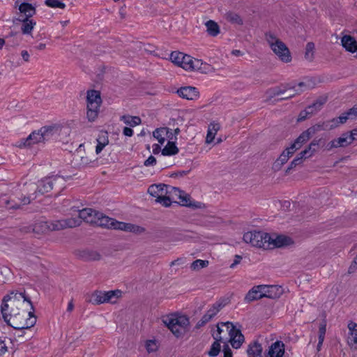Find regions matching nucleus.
I'll use <instances>...</instances> for the list:
<instances>
[{
    "label": "nucleus",
    "mask_w": 357,
    "mask_h": 357,
    "mask_svg": "<svg viewBox=\"0 0 357 357\" xmlns=\"http://www.w3.org/2000/svg\"><path fill=\"white\" fill-rule=\"evenodd\" d=\"M224 301H218L211 305V307L203 315L201 319L197 322L196 327L200 328L208 322L211 321L213 317L225 306Z\"/></svg>",
    "instance_id": "obj_13"
},
{
    "label": "nucleus",
    "mask_w": 357,
    "mask_h": 357,
    "mask_svg": "<svg viewBox=\"0 0 357 357\" xmlns=\"http://www.w3.org/2000/svg\"><path fill=\"white\" fill-rule=\"evenodd\" d=\"M123 133L126 136L131 137L133 135V130L130 128L125 127L123 128Z\"/></svg>",
    "instance_id": "obj_64"
},
{
    "label": "nucleus",
    "mask_w": 357,
    "mask_h": 357,
    "mask_svg": "<svg viewBox=\"0 0 357 357\" xmlns=\"http://www.w3.org/2000/svg\"><path fill=\"white\" fill-rule=\"evenodd\" d=\"M170 135H172V132H170L169 129L165 127L157 128L153 132V137L161 144L165 142L166 138H170Z\"/></svg>",
    "instance_id": "obj_27"
},
{
    "label": "nucleus",
    "mask_w": 357,
    "mask_h": 357,
    "mask_svg": "<svg viewBox=\"0 0 357 357\" xmlns=\"http://www.w3.org/2000/svg\"><path fill=\"white\" fill-rule=\"evenodd\" d=\"M312 155V154L308 151V149L306 148L305 150L301 151L296 158H299V161L301 162H303V160L304 158H310Z\"/></svg>",
    "instance_id": "obj_52"
},
{
    "label": "nucleus",
    "mask_w": 357,
    "mask_h": 357,
    "mask_svg": "<svg viewBox=\"0 0 357 357\" xmlns=\"http://www.w3.org/2000/svg\"><path fill=\"white\" fill-rule=\"evenodd\" d=\"M262 350L261 345L255 342L248 346L247 354L248 357H262Z\"/></svg>",
    "instance_id": "obj_29"
},
{
    "label": "nucleus",
    "mask_w": 357,
    "mask_h": 357,
    "mask_svg": "<svg viewBox=\"0 0 357 357\" xmlns=\"http://www.w3.org/2000/svg\"><path fill=\"white\" fill-rule=\"evenodd\" d=\"M285 91V89L282 90L280 88L275 87L269 89L268 93H269L271 97H275L284 93Z\"/></svg>",
    "instance_id": "obj_50"
},
{
    "label": "nucleus",
    "mask_w": 357,
    "mask_h": 357,
    "mask_svg": "<svg viewBox=\"0 0 357 357\" xmlns=\"http://www.w3.org/2000/svg\"><path fill=\"white\" fill-rule=\"evenodd\" d=\"M7 351V347L4 340L0 337V356L4 354Z\"/></svg>",
    "instance_id": "obj_57"
},
{
    "label": "nucleus",
    "mask_w": 357,
    "mask_h": 357,
    "mask_svg": "<svg viewBox=\"0 0 357 357\" xmlns=\"http://www.w3.org/2000/svg\"><path fill=\"white\" fill-rule=\"evenodd\" d=\"M206 26L207 29V32L211 36H216L220 33V27L218 24L213 21L208 20L206 22Z\"/></svg>",
    "instance_id": "obj_36"
},
{
    "label": "nucleus",
    "mask_w": 357,
    "mask_h": 357,
    "mask_svg": "<svg viewBox=\"0 0 357 357\" xmlns=\"http://www.w3.org/2000/svg\"><path fill=\"white\" fill-rule=\"evenodd\" d=\"M341 43L345 50L349 52L354 53L357 51V41L350 35H344L341 38Z\"/></svg>",
    "instance_id": "obj_24"
},
{
    "label": "nucleus",
    "mask_w": 357,
    "mask_h": 357,
    "mask_svg": "<svg viewBox=\"0 0 357 357\" xmlns=\"http://www.w3.org/2000/svg\"><path fill=\"white\" fill-rule=\"evenodd\" d=\"M45 3L50 8H59L61 9L66 8V4L59 0H46Z\"/></svg>",
    "instance_id": "obj_47"
},
{
    "label": "nucleus",
    "mask_w": 357,
    "mask_h": 357,
    "mask_svg": "<svg viewBox=\"0 0 357 357\" xmlns=\"http://www.w3.org/2000/svg\"><path fill=\"white\" fill-rule=\"evenodd\" d=\"M270 235L263 231H252L244 234L243 241L254 247L270 249Z\"/></svg>",
    "instance_id": "obj_8"
},
{
    "label": "nucleus",
    "mask_w": 357,
    "mask_h": 357,
    "mask_svg": "<svg viewBox=\"0 0 357 357\" xmlns=\"http://www.w3.org/2000/svg\"><path fill=\"white\" fill-rule=\"evenodd\" d=\"M284 354V344L282 341L273 343L268 349V357H282Z\"/></svg>",
    "instance_id": "obj_21"
},
{
    "label": "nucleus",
    "mask_w": 357,
    "mask_h": 357,
    "mask_svg": "<svg viewBox=\"0 0 357 357\" xmlns=\"http://www.w3.org/2000/svg\"><path fill=\"white\" fill-rule=\"evenodd\" d=\"M99 212L92 208H86L79 211V215L77 218H68V219H78L79 220V224L76 226H79L82 223V220L86 222L95 225L97 220L98 215Z\"/></svg>",
    "instance_id": "obj_14"
},
{
    "label": "nucleus",
    "mask_w": 357,
    "mask_h": 357,
    "mask_svg": "<svg viewBox=\"0 0 357 357\" xmlns=\"http://www.w3.org/2000/svg\"><path fill=\"white\" fill-rule=\"evenodd\" d=\"M311 137V133L309 132L308 129H307L297 137L294 143L301 149L303 144L307 142Z\"/></svg>",
    "instance_id": "obj_38"
},
{
    "label": "nucleus",
    "mask_w": 357,
    "mask_h": 357,
    "mask_svg": "<svg viewBox=\"0 0 357 357\" xmlns=\"http://www.w3.org/2000/svg\"><path fill=\"white\" fill-rule=\"evenodd\" d=\"M227 341L231 343L233 348L238 349L244 342V336L239 329L236 328Z\"/></svg>",
    "instance_id": "obj_25"
},
{
    "label": "nucleus",
    "mask_w": 357,
    "mask_h": 357,
    "mask_svg": "<svg viewBox=\"0 0 357 357\" xmlns=\"http://www.w3.org/2000/svg\"><path fill=\"white\" fill-rule=\"evenodd\" d=\"M300 147H298L294 142L288 148H287L284 151L288 154L290 157L293 155V154L295 153V151L298 149H299Z\"/></svg>",
    "instance_id": "obj_53"
},
{
    "label": "nucleus",
    "mask_w": 357,
    "mask_h": 357,
    "mask_svg": "<svg viewBox=\"0 0 357 357\" xmlns=\"http://www.w3.org/2000/svg\"><path fill=\"white\" fill-rule=\"evenodd\" d=\"M347 120V116H343L342 114L340 115L337 118H333L331 120L325 121L327 124V127L328 130L334 129L339 126V125L344 123Z\"/></svg>",
    "instance_id": "obj_34"
},
{
    "label": "nucleus",
    "mask_w": 357,
    "mask_h": 357,
    "mask_svg": "<svg viewBox=\"0 0 357 357\" xmlns=\"http://www.w3.org/2000/svg\"><path fill=\"white\" fill-rule=\"evenodd\" d=\"M59 135V128L56 126H43L37 131L32 132L25 139H22L17 145L19 147L31 146L33 144L45 143L53 140Z\"/></svg>",
    "instance_id": "obj_3"
},
{
    "label": "nucleus",
    "mask_w": 357,
    "mask_h": 357,
    "mask_svg": "<svg viewBox=\"0 0 357 357\" xmlns=\"http://www.w3.org/2000/svg\"><path fill=\"white\" fill-rule=\"evenodd\" d=\"M261 294L262 298L266 297L269 298H275L280 296L281 294V290L280 287L275 285H261Z\"/></svg>",
    "instance_id": "obj_20"
},
{
    "label": "nucleus",
    "mask_w": 357,
    "mask_h": 357,
    "mask_svg": "<svg viewBox=\"0 0 357 357\" xmlns=\"http://www.w3.org/2000/svg\"><path fill=\"white\" fill-rule=\"evenodd\" d=\"M1 311L4 321L15 329H26L36 323L33 307L25 291H11L3 297Z\"/></svg>",
    "instance_id": "obj_1"
},
{
    "label": "nucleus",
    "mask_w": 357,
    "mask_h": 357,
    "mask_svg": "<svg viewBox=\"0 0 357 357\" xmlns=\"http://www.w3.org/2000/svg\"><path fill=\"white\" fill-rule=\"evenodd\" d=\"M324 102H325L324 100H317L313 104L307 107L305 109V110L307 112V114H308V116H310V117H311L312 115H314V114H316L318 111H319L321 109V108L323 106V105L324 104Z\"/></svg>",
    "instance_id": "obj_33"
},
{
    "label": "nucleus",
    "mask_w": 357,
    "mask_h": 357,
    "mask_svg": "<svg viewBox=\"0 0 357 357\" xmlns=\"http://www.w3.org/2000/svg\"><path fill=\"white\" fill-rule=\"evenodd\" d=\"M178 153V149L173 142H168L165 148L162 150L163 155H174Z\"/></svg>",
    "instance_id": "obj_35"
},
{
    "label": "nucleus",
    "mask_w": 357,
    "mask_h": 357,
    "mask_svg": "<svg viewBox=\"0 0 357 357\" xmlns=\"http://www.w3.org/2000/svg\"><path fill=\"white\" fill-rule=\"evenodd\" d=\"M289 158L290 156L284 151L273 164V169L275 172L280 170L282 167L288 161Z\"/></svg>",
    "instance_id": "obj_32"
},
{
    "label": "nucleus",
    "mask_w": 357,
    "mask_h": 357,
    "mask_svg": "<svg viewBox=\"0 0 357 357\" xmlns=\"http://www.w3.org/2000/svg\"><path fill=\"white\" fill-rule=\"evenodd\" d=\"M220 126L218 123L212 122L208 125L206 142L210 144L213 142L217 132L220 130Z\"/></svg>",
    "instance_id": "obj_30"
},
{
    "label": "nucleus",
    "mask_w": 357,
    "mask_h": 357,
    "mask_svg": "<svg viewBox=\"0 0 357 357\" xmlns=\"http://www.w3.org/2000/svg\"><path fill=\"white\" fill-rule=\"evenodd\" d=\"M225 19L231 23H235L237 24H243V20L241 17L238 14L232 12L227 13L225 14Z\"/></svg>",
    "instance_id": "obj_41"
},
{
    "label": "nucleus",
    "mask_w": 357,
    "mask_h": 357,
    "mask_svg": "<svg viewBox=\"0 0 357 357\" xmlns=\"http://www.w3.org/2000/svg\"><path fill=\"white\" fill-rule=\"evenodd\" d=\"M82 257L83 258V259L86 261H95L99 260L100 258V255L96 252L84 251Z\"/></svg>",
    "instance_id": "obj_43"
},
{
    "label": "nucleus",
    "mask_w": 357,
    "mask_h": 357,
    "mask_svg": "<svg viewBox=\"0 0 357 357\" xmlns=\"http://www.w3.org/2000/svg\"><path fill=\"white\" fill-rule=\"evenodd\" d=\"M95 225L102 227L119 229L137 234H140L145 231V229L142 227L131 223L119 222L100 212L98 215Z\"/></svg>",
    "instance_id": "obj_4"
},
{
    "label": "nucleus",
    "mask_w": 357,
    "mask_h": 357,
    "mask_svg": "<svg viewBox=\"0 0 357 357\" xmlns=\"http://www.w3.org/2000/svg\"><path fill=\"white\" fill-rule=\"evenodd\" d=\"M242 257L240 255H236L234 262L230 265V268H234L237 264L241 262Z\"/></svg>",
    "instance_id": "obj_63"
},
{
    "label": "nucleus",
    "mask_w": 357,
    "mask_h": 357,
    "mask_svg": "<svg viewBox=\"0 0 357 357\" xmlns=\"http://www.w3.org/2000/svg\"><path fill=\"white\" fill-rule=\"evenodd\" d=\"M97 146L96 147V152L97 154L100 153L103 148L108 144L109 139L107 136V132H101L97 138Z\"/></svg>",
    "instance_id": "obj_31"
},
{
    "label": "nucleus",
    "mask_w": 357,
    "mask_h": 357,
    "mask_svg": "<svg viewBox=\"0 0 357 357\" xmlns=\"http://www.w3.org/2000/svg\"><path fill=\"white\" fill-rule=\"evenodd\" d=\"M224 357H232V352L227 344L223 346Z\"/></svg>",
    "instance_id": "obj_58"
},
{
    "label": "nucleus",
    "mask_w": 357,
    "mask_h": 357,
    "mask_svg": "<svg viewBox=\"0 0 357 357\" xmlns=\"http://www.w3.org/2000/svg\"><path fill=\"white\" fill-rule=\"evenodd\" d=\"M351 138L347 137V133H343L340 137L334 139L329 142L326 146L328 151L333 149L345 147L351 144Z\"/></svg>",
    "instance_id": "obj_16"
},
{
    "label": "nucleus",
    "mask_w": 357,
    "mask_h": 357,
    "mask_svg": "<svg viewBox=\"0 0 357 357\" xmlns=\"http://www.w3.org/2000/svg\"><path fill=\"white\" fill-rule=\"evenodd\" d=\"M321 142V139H313L307 147L308 151L313 155L316 152V147H318Z\"/></svg>",
    "instance_id": "obj_48"
},
{
    "label": "nucleus",
    "mask_w": 357,
    "mask_h": 357,
    "mask_svg": "<svg viewBox=\"0 0 357 357\" xmlns=\"http://www.w3.org/2000/svg\"><path fill=\"white\" fill-rule=\"evenodd\" d=\"M208 265V261L197 259L192 263L191 268L192 270L197 271V270L203 268L204 267H206Z\"/></svg>",
    "instance_id": "obj_45"
},
{
    "label": "nucleus",
    "mask_w": 357,
    "mask_h": 357,
    "mask_svg": "<svg viewBox=\"0 0 357 357\" xmlns=\"http://www.w3.org/2000/svg\"><path fill=\"white\" fill-rule=\"evenodd\" d=\"M309 132L311 133L312 136L315 135L317 132L321 131V130H328L327 124L325 121L320 122L319 123H317L308 128Z\"/></svg>",
    "instance_id": "obj_40"
},
{
    "label": "nucleus",
    "mask_w": 357,
    "mask_h": 357,
    "mask_svg": "<svg viewBox=\"0 0 357 357\" xmlns=\"http://www.w3.org/2000/svg\"><path fill=\"white\" fill-rule=\"evenodd\" d=\"M202 65V62L201 60L194 59L189 55L185 54L180 67L186 70H199L201 69Z\"/></svg>",
    "instance_id": "obj_17"
},
{
    "label": "nucleus",
    "mask_w": 357,
    "mask_h": 357,
    "mask_svg": "<svg viewBox=\"0 0 357 357\" xmlns=\"http://www.w3.org/2000/svg\"><path fill=\"white\" fill-rule=\"evenodd\" d=\"M269 242L271 243L270 249H271L275 247L280 248L284 245H289L291 243V240L289 237L282 235L278 236L275 238H273L270 236Z\"/></svg>",
    "instance_id": "obj_26"
},
{
    "label": "nucleus",
    "mask_w": 357,
    "mask_h": 357,
    "mask_svg": "<svg viewBox=\"0 0 357 357\" xmlns=\"http://www.w3.org/2000/svg\"><path fill=\"white\" fill-rule=\"evenodd\" d=\"M168 185L165 184H153L148 188V192L152 197H155V202L160 203L163 206V201L167 195Z\"/></svg>",
    "instance_id": "obj_15"
},
{
    "label": "nucleus",
    "mask_w": 357,
    "mask_h": 357,
    "mask_svg": "<svg viewBox=\"0 0 357 357\" xmlns=\"http://www.w3.org/2000/svg\"><path fill=\"white\" fill-rule=\"evenodd\" d=\"M78 219H61L51 222L40 220L24 229L26 232H33L37 234H45L50 231H59L68 228L76 227L79 224Z\"/></svg>",
    "instance_id": "obj_2"
},
{
    "label": "nucleus",
    "mask_w": 357,
    "mask_h": 357,
    "mask_svg": "<svg viewBox=\"0 0 357 357\" xmlns=\"http://www.w3.org/2000/svg\"><path fill=\"white\" fill-rule=\"evenodd\" d=\"M145 347L149 353H151L158 350V344L156 340H149L145 342Z\"/></svg>",
    "instance_id": "obj_46"
},
{
    "label": "nucleus",
    "mask_w": 357,
    "mask_h": 357,
    "mask_svg": "<svg viewBox=\"0 0 357 357\" xmlns=\"http://www.w3.org/2000/svg\"><path fill=\"white\" fill-rule=\"evenodd\" d=\"M184 55L185 54L180 52H173L170 54V59L174 63L180 66L184 58Z\"/></svg>",
    "instance_id": "obj_42"
},
{
    "label": "nucleus",
    "mask_w": 357,
    "mask_h": 357,
    "mask_svg": "<svg viewBox=\"0 0 357 357\" xmlns=\"http://www.w3.org/2000/svg\"><path fill=\"white\" fill-rule=\"evenodd\" d=\"M299 158H295L290 163V165L289 166V167L286 170V172H289V171L296 167L298 165L301 164V162L299 161Z\"/></svg>",
    "instance_id": "obj_56"
},
{
    "label": "nucleus",
    "mask_w": 357,
    "mask_h": 357,
    "mask_svg": "<svg viewBox=\"0 0 357 357\" xmlns=\"http://www.w3.org/2000/svg\"><path fill=\"white\" fill-rule=\"evenodd\" d=\"M220 341L215 340L211 346L210 350L208 351V354L211 357L218 356L220 351Z\"/></svg>",
    "instance_id": "obj_44"
},
{
    "label": "nucleus",
    "mask_w": 357,
    "mask_h": 357,
    "mask_svg": "<svg viewBox=\"0 0 357 357\" xmlns=\"http://www.w3.org/2000/svg\"><path fill=\"white\" fill-rule=\"evenodd\" d=\"M260 287L261 285L253 287L246 294L245 301L247 303H250L252 301L262 298V295L261 294V290Z\"/></svg>",
    "instance_id": "obj_28"
},
{
    "label": "nucleus",
    "mask_w": 357,
    "mask_h": 357,
    "mask_svg": "<svg viewBox=\"0 0 357 357\" xmlns=\"http://www.w3.org/2000/svg\"><path fill=\"white\" fill-rule=\"evenodd\" d=\"M347 137L351 138V144L357 140V130H353L350 132V133H347Z\"/></svg>",
    "instance_id": "obj_62"
},
{
    "label": "nucleus",
    "mask_w": 357,
    "mask_h": 357,
    "mask_svg": "<svg viewBox=\"0 0 357 357\" xmlns=\"http://www.w3.org/2000/svg\"><path fill=\"white\" fill-rule=\"evenodd\" d=\"M101 98L99 91L91 90L87 93V118L89 121H94L98 117Z\"/></svg>",
    "instance_id": "obj_10"
},
{
    "label": "nucleus",
    "mask_w": 357,
    "mask_h": 357,
    "mask_svg": "<svg viewBox=\"0 0 357 357\" xmlns=\"http://www.w3.org/2000/svg\"><path fill=\"white\" fill-rule=\"evenodd\" d=\"M121 296V291L114 290L108 291H95L91 296L90 302L93 305L109 303H116L118 298Z\"/></svg>",
    "instance_id": "obj_11"
},
{
    "label": "nucleus",
    "mask_w": 357,
    "mask_h": 357,
    "mask_svg": "<svg viewBox=\"0 0 357 357\" xmlns=\"http://www.w3.org/2000/svg\"><path fill=\"white\" fill-rule=\"evenodd\" d=\"M349 333L347 335V344L353 348L357 344V324L354 321H349L347 325Z\"/></svg>",
    "instance_id": "obj_22"
},
{
    "label": "nucleus",
    "mask_w": 357,
    "mask_h": 357,
    "mask_svg": "<svg viewBox=\"0 0 357 357\" xmlns=\"http://www.w3.org/2000/svg\"><path fill=\"white\" fill-rule=\"evenodd\" d=\"M265 38L273 52L281 61L285 63L291 61V56L290 52L282 41L271 32L265 34Z\"/></svg>",
    "instance_id": "obj_6"
},
{
    "label": "nucleus",
    "mask_w": 357,
    "mask_h": 357,
    "mask_svg": "<svg viewBox=\"0 0 357 357\" xmlns=\"http://www.w3.org/2000/svg\"><path fill=\"white\" fill-rule=\"evenodd\" d=\"M65 179L58 175L51 176L39 181L36 185L35 193H47L53 189L60 191L64 188Z\"/></svg>",
    "instance_id": "obj_7"
},
{
    "label": "nucleus",
    "mask_w": 357,
    "mask_h": 357,
    "mask_svg": "<svg viewBox=\"0 0 357 357\" xmlns=\"http://www.w3.org/2000/svg\"><path fill=\"white\" fill-rule=\"evenodd\" d=\"M163 201V206L168 207L172 202H178L182 206H189L191 205L190 197L184 192L178 188L168 185L167 195Z\"/></svg>",
    "instance_id": "obj_9"
},
{
    "label": "nucleus",
    "mask_w": 357,
    "mask_h": 357,
    "mask_svg": "<svg viewBox=\"0 0 357 357\" xmlns=\"http://www.w3.org/2000/svg\"><path fill=\"white\" fill-rule=\"evenodd\" d=\"M162 321L176 337H183L190 324L186 316L176 314L163 317Z\"/></svg>",
    "instance_id": "obj_5"
},
{
    "label": "nucleus",
    "mask_w": 357,
    "mask_h": 357,
    "mask_svg": "<svg viewBox=\"0 0 357 357\" xmlns=\"http://www.w3.org/2000/svg\"><path fill=\"white\" fill-rule=\"evenodd\" d=\"M326 323L325 320H323L319 325V334L326 335Z\"/></svg>",
    "instance_id": "obj_59"
},
{
    "label": "nucleus",
    "mask_w": 357,
    "mask_h": 357,
    "mask_svg": "<svg viewBox=\"0 0 357 357\" xmlns=\"http://www.w3.org/2000/svg\"><path fill=\"white\" fill-rule=\"evenodd\" d=\"M326 323L325 320H323L319 325V334L326 335Z\"/></svg>",
    "instance_id": "obj_60"
},
{
    "label": "nucleus",
    "mask_w": 357,
    "mask_h": 357,
    "mask_svg": "<svg viewBox=\"0 0 357 357\" xmlns=\"http://www.w3.org/2000/svg\"><path fill=\"white\" fill-rule=\"evenodd\" d=\"M0 206L8 209H17L20 208V204L13 200L8 199L6 197H3L0 199Z\"/></svg>",
    "instance_id": "obj_39"
},
{
    "label": "nucleus",
    "mask_w": 357,
    "mask_h": 357,
    "mask_svg": "<svg viewBox=\"0 0 357 357\" xmlns=\"http://www.w3.org/2000/svg\"><path fill=\"white\" fill-rule=\"evenodd\" d=\"M156 164V159L154 156L150 155L144 162L146 167L153 166Z\"/></svg>",
    "instance_id": "obj_55"
},
{
    "label": "nucleus",
    "mask_w": 357,
    "mask_h": 357,
    "mask_svg": "<svg viewBox=\"0 0 357 357\" xmlns=\"http://www.w3.org/2000/svg\"><path fill=\"white\" fill-rule=\"evenodd\" d=\"M15 4V7H18L20 13L19 17L31 18L36 13V8L31 3H22L19 4V1H17Z\"/></svg>",
    "instance_id": "obj_18"
},
{
    "label": "nucleus",
    "mask_w": 357,
    "mask_h": 357,
    "mask_svg": "<svg viewBox=\"0 0 357 357\" xmlns=\"http://www.w3.org/2000/svg\"><path fill=\"white\" fill-rule=\"evenodd\" d=\"M33 195H29V196H23L21 198V202L22 205L29 204L31 202V199H34L36 196H32Z\"/></svg>",
    "instance_id": "obj_54"
},
{
    "label": "nucleus",
    "mask_w": 357,
    "mask_h": 357,
    "mask_svg": "<svg viewBox=\"0 0 357 357\" xmlns=\"http://www.w3.org/2000/svg\"><path fill=\"white\" fill-rule=\"evenodd\" d=\"M18 21L22 22L21 31L24 35H31L36 22L31 18L19 17Z\"/></svg>",
    "instance_id": "obj_23"
},
{
    "label": "nucleus",
    "mask_w": 357,
    "mask_h": 357,
    "mask_svg": "<svg viewBox=\"0 0 357 357\" xmlns=\"http://www.w3.org/2000/svg\"><path fill=\"white\" fill-rule=\"evenodd\" d=\"M216 326L217 330L213 333L212 335L215 340L221 342H227L236 328V326L229 321L218 323Z\"/></svg>",
    "instance_id": "obj_12"
},
{
    "label": "nucleus",
    "mask_w": 357,
    "mask_h": 357,
    "mask_svg": "<svg viewBox=\"0 0 357 357\" xmlns=\"http://www.w3.org/2000/svg\"><path fill=\"white\" fill-rule=\"evenodd\" d=\"M178 96L187 100H195L199 97V91L197 88L193 86L181 87L177 90Z\"/></svg>",
    "instance_id": "obj_19"
},
{
    "label": "nucleus",
    "mask_w": 357,
    "mask_h": 357,
    "mask_svg": "<svg viewBox=\"0 0 357 357\" xmlns=\"http://www.w3.org/2000/svg\"><path fill=\"white\" fill-rule=\"evenodd\" d=\"M121 120L123 121L124 123L131 127L136 126L141 123V119L139 116L124 115L121 117Z\"/></svg>",
    "instance_id": "obj_37"
},
{
    "label": "nucleus",
    "mask_w": 357,
    "mask_h": 357,
    "mask_svg": "<svg viewBox=\"0 0 357 357\" xmlns=\"http://www.w3.org/2000/svg\"><path fill=\"white\" fill-rule=\"evenodd\" d=\"M343 116H347V119H352L357 116V104L352 108L349 109L347 112L342 114Z\"/></svg>",
    "instance_id": "obj_49"
},
{
    "label": "nucleus",
    "mask_w": 357,
    "mask_h": 357,
    "mask_svg": "<svg viewBox=\"0 0 357 357\" xmlns=\"http://www.w3.org/2000/svg\"><path fill=\"white\" fill-rule=\"evenodd\" d=\"M314 48V45L313 43H307V45H306V48H305V57L307 59H310L312 56V51Z\"/></svg>",
    "instance_id": "obj_51"
},
{
    "label": "nucleus",
    "mask_w": 357,
    "mask_h": 357,
    "mask_svg": "<svg viewBox=\"0 0 357 357\" xmlns=\"http://www.w3.org/2000/svg\"><path fill=\"white\" fill-rule=\"evenodd\" d=\"M309 118H310V116H308V114L304 109L300 112L298 118V121H303Z\"/></svg>",
    "instance_id": "obj_61"
}]
</instances>
